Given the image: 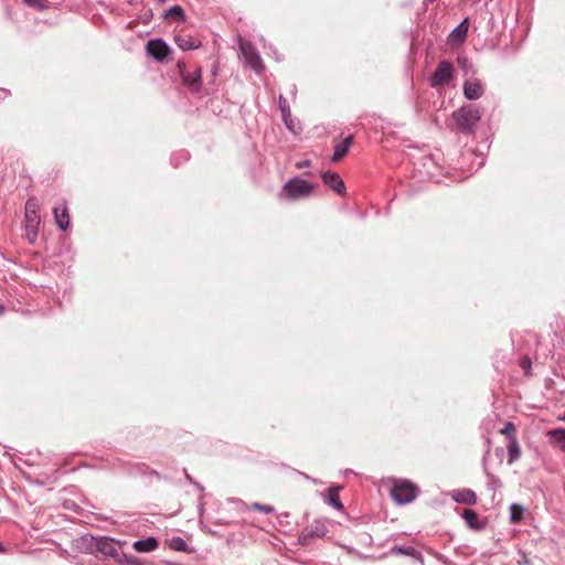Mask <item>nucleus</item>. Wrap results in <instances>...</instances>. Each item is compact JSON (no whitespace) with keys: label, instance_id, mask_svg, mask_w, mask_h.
Wrapping results in <instances>:
<instances>
[{"label":"nucleus","instance_id":"obj_1","mask_svg":"<svg viewBox=\"0 0 565 565\" xmlns=\"http://www.w3.org/2000/svg\"><path fill=\"white\" fill-rule=\"evenodd\" d=\"M452 119L456 129L463 135H472L481 119V110L478 106L468 104L454 111Z\"/></svg>","mask_w":565,"mask_h":565},{"label":"nucleus","instance_id":"obj_2","mask_svg":"<svg viewBox=\"0 0 565 565\" xmlns=\"http://www.w3.org/2000/svg\"><path fill=\"white\" fill-rule=\"evenodd\" d=\"M418 489L408 480H397L391 489L392 499L398 504H406L416 499Z\"/></svg>","mask_w":565,"mask_h":565},{"label":"nucleus","instance_id":"obj_3","mask_svg":"<svg viewBox=\"0 0 565 565\" xmlns=\"http://www.w3.org/2000/svg\"><path fill=\"white\" fill-rule=\"evenodd\" d=\"M178 70L182 77L183 84L192 92L199 93L201 90V67L193 65L188 66L184 62L179 61Z\"/></svg>","mask_w":565,"mask_h":565},{"label":"nucleus","instance_id":"obj_4","mask_svg":"<svg viewBox=\"0 0 565 565\" xmlns=\"http://www.w3.org/2000/svg\"><path fill=\"white\" fill-rule=\"evenodd\" d=\"M315 185L307 180L295 177L284 184V191L290 200H299L309 196Z\"/></svg>","mask_w":565,"mask_h":565},{"label":"nucleus","instance_id":"obj_5","mask_svg":"<svg viewBox=\"0 0 565 565\" xmlns=\"http://www.w3.org/2000/svg\"><path fill=\"white\" fill-rule=\"evenodd\" d=\"M328 533V527L322 520H316L306 526L298 536V542L301 545H309L313 539L324 537Z\"/></svg>","mask_w":565,"mask_h":565},{"label":"nucleus","instance_id":"obj_6","mask_svg":"<svg viewBox=\"0 0 565 565\" xmlns=\"http://www.w3.org/2000/svg\"><path fill=\"white\" fill-rule=\"evenodd\" d=\"M239 47L245 63L257 74H260L265 67L258 51L247 42H241Z\"/></svg>","mask_w":565,"mask_h":565},{"label":"nucleus","instance_id":"obj_7","mask_svg":"<svg viewBox=\"0 0 565 565\" xmlns=\"http://www.w3.org/2000/svg\"><path fill=\"white\" fill-rule=\"evenodd\" d=\"M121 543L119 541L114 540L108 536H99L98 537V550L97 552L102 553L105 556H109L115 558L118 562H121V556H126L120 552Z\"/></svg>","mask_w":565,"mask_h":565},{"label":"nucleus","instance_id":"obj_8","mask_svg":"<svg viewBox=\"0 0 565 565\" xmlns=\"http://www.w3.org/2000/svg\"><path fill=\"white\" fill-rule=\"evenodd\" d=\"M454 67L449 61L439 62L438 66L429 78V85L431 87H438L449 82L452 77Z\"/></svg>","mask_w":565,"mask_h":565},{"label":"nucleus","instance_id":"obj_9","mask_svg":"<svg viewBox=\"0 0 565 565\" xmlns=\"http://www.w3.org/2000/svg\"><path fill=\"white\" fill-rule=\"evenodd\" d=\"M149 56L157 61H163L170 53V47L161 38L151 39L146 45Z\"/></svg>","mask_w":565,"mask_h":565},{"label":"nucleus","instance_id":"obj_10","mask_svg":"<svg viewBox=\"0 0 565 565\" xmlns=\"http://www.w3.org/2000/svg\"><path fill=\"white\" fill-rule=\"evenodd\" d=\"M484 93L483 85L480 79L476 77L466 78L463 82V95L469 100L480 98Z\"/></svg>","mask_w":565,"mask_h":565},{"label":"nucleus","instance_id":"obj_11","mask_svg":"<svg viewBox=\"0 0 565 565\" xmlns=\"http://www.w3.org/2000/svg\"><path fill=\"white\" fill-rule=\"evenodd\" d=\"M323 182L335 193L342 195L345 193V184L339 173L326 171L321 174Z\"/></svg>","mask_w":565,"mask_h":565},{"label":"nucleus","instance_id":"obj_12","mask_svg":"<svg viewBox=\"0 0 565 565\" xmlns=\"http://www.w3.org/2000/svg\"><path fill=\"white\" fill-rule=\"evenodd\" d=\"M25 221L28 227H34L40 224L39 204L35 199H29L25 203Z\"/></svg>","mask_w":565,"mask_h":565},{"label":"nucleus","instance_id":"obj_13","mask_svg":"<svg viewBox=\"0 0 565 565\" xmlns=\"http://www.w3.org/2000/svg\"><path fill=\"white\" fill-rule=\"evenodd\" d=\"M76 548L82 553L94 554L98 550V537L93 535H83L76 540Z\"/></svg>","mask_w":565,"mask_h":565},{"label":"nucleus","instance_id":"obj_14","mask_svg":"<svg viewBox=\"0 0 565 565\" xmlns=\"http://www.w3.org/2000/svg\"><path fill=\"white\" fill-rule=\"evenodd\" d=\"M450 497L456 503L473 505L477 502L476 492L468 488L452 490Z\"/></svg>","mask_w":565,"mask_h":565},{"label":"nucleus","instance_id":"obj_15","mask_svg":"<svg viewBox=\"0 0 565 565\" xmlns=\"http://www.w3.org/2000/svg\"><path fill=\"white\" fill-rule=\"evenodd\" d=\"M174 42L182 51H189L198 49L201 45V41L188 33H178L174 36Z\"/></svg>","mask_w":565,"mask_h":565},{"label":"nucleus","instance_id":"obj_16","mask_svg":"<svg viewBox=\"0 0 565 565\" xmlns=\"http://www.w3.org/2000/svg\"><path fill=\"white\" fill-rule=\"evenodd\" d=\"M53 214H54V218H55L57 227L63 232L68 230L71 222H70V214H68V209H67L66 204L64 203L61 206H55L53 209Z\"/></svg>","mask_w":565,"mask_h":565},{"label":"nucleus","instance_id":"obj_17","mask_svg":"<svg viewBox=\"0 0 565 565\" xmlns=\"http://www.w3.org/2000/svg\"><path fill=\"white\" fill-rule=\"evenodd\" d=\"M469 29V20L468 18L463 19L449 34L448 41L454 43H461L467 36Z\"/></svg>","mask_w":565,"mask_h":565},{"label":"nucleus","instance_id":"obj_18","mask_svg":"<svg viewBox=\"0 0 565 565\" xmlns=\"http://www.w3.org/2000/svg\"><path fill=\"white\" fill-rule=\"evenodd\" d=\"M462 519L467 526L472 530H482L484 527V523L479 520L477 512L472 509H466L462 513Z\"/></svg>","mask_w":565,"mask_h":565},{"label":"nucleus","instance_id":"obj_19","mask_svg":"<svg viewBox=\"0 0 565 565\" xmlns=\"http://www.w3.org/2000/svg\"><path fill=\"white\" fill-rule=\"evenodd\" d=\"M352 140H353V137L352 136H348L341 142H338L334 146V152H333V156L331 158V160L333 162L339 161L340 159H342L348 153V151H349V149H350V147L352 145Z\"/></svg>","mask_w":565,"mask_h":565},{"label":"nucleus","instance_id":"obj_20","mask_svg":"<svg viewBox=\"0 0 565 565\" xmlns=\"http://www.w3.org/2000/svg\"><path fill=\"white\" fill-rule=\"evenodd\" d=\"M157 547H158V541L156 537H152V536L147 537V539L137 540L134 542V548L140 553L152 552Z\"/></svg>","mask_w":565,"mask_h":565},{"label":"nucleus","instance_id":"obj_21","mask_svg":"<svg viewBox=\"0 0 565 565\" xmlns=\"http://www.w3.org/2000/svg\"><path fill=\"white\" fill-rule=\"evenodd\" d=\"M457 64L466 78L475 77L477 73L476 67L467 56L458 55Z\"/></svg>","mask_w":565,"mask_h":565},{"label":"nucleus","instance_id":"obj_22","mask_svg":"<svg viewBox=\"0 0 565 565\" xmlns=\"http://www.w3.org/2000/svg\"><path fill=\"white\" fill-rule=\"evenodd\" d=\"M521 456L520 446L518 444V440L515 436L509 437V445H508V461L509 463L515 462Z\"/></svg>","mask_w":565,"mask_h":565},{"label":"nucleus","instance_id":"obj_23","mask_svg":"<svg viewBox=\"0 0 565 565\" xmlns=\"http://www.w3.org/2000/svg\"><path fill=\"white\" fill-rule=\"evenodd\" d=\"M553 441L565 451V428H558L547 431Z\"/></svg>","mask_w":565,"mask_h":565},{"label":"nucleus","instance_id":"obj_24","mask_svg":"<svg viewBox=\"0 0 565 565\" xmlns=\"http://www.w3.org/2000/svg\"><path fill=\"white\" fill-rule=\"evenodd\" d=\"M168 545L171 550L177 552H185L188 550V543L181 536H172L168 541Z\"/></svg>","mask_w":565,"mask_h":565},{"label":"nucleus","instance_id":"obj_25","mask_svg":"<svg viewBox=\"0 0 565 565\" xmlns=\"http://www.w3.org/2000/svg\"><path fill=\"white\" fill-rule=\"evenodd\" d=\"M523 507L518 503H513L510 507V521L513 524L519 523L523 519Z\"/></svg>","mask_w":565,"mask_h":565},{"label":"nucleus","instance_id":"obj_26","mask_svg":"<svg viewBox=\"0 0 565 565\" xmlns=\"http://www.w3.org/2000/svg\"><path fill=\"white\" fill-rule=\"evenodd\" d=\"M422 167L425 170L426 174L434 175V170L436 169V161L431 154H425L422 158Z\"/></svg>","mask_w":565,"mask_h":565},{"label":"nucleus","instance_id":"obj_27","mask_svg":"<svg viewBox=\"0 0 565 565\" xmlns=\"http://www.w3.org/2000/svg\"><path fill=\"white\" fill-rule=\"evenodd\" d=\"M278 104H279V109H280V113H281V117H282L284 124L288 125V118L291 117V111H290L289 104H288L287 99L282 95L279 96Z\"/></svg>","mask_w":565,"mask_h":565},{"label":"nucleus","instance_id":"obj_28","mask_svg":"<svg viewBox=\"0 0 565 565\" xmlns=\"http://www.w3.org/2000/svg\"><path fill=\"white\" fill-rule=\"evenodd\" d=\"M328 503L332 505L335 510L341 511L343 510V504L338 495L337 492L333 491V489L329 490L328 493Z\"/></svg>","mask_w":565,"mask_h":565},{"label":"nucleus","instance_id":"obj_29","mask_svg":"<svg viewBox=\"0 0 565 565\" xmlns=\"http://www.w3.org/2000/svg\"><path fill=\"white\" fill-rule=\"evenodd\" d=\"M178 18L183 19L184 18V10L181 6H172L166 13L164 18Z\"/></svg>","mask_w":565,"mask_h":565},{"label":"nucleus","instance_id":"obj_30","mask_svg":"<svg viewBox=\"0 0 565 565\" xmlns=\"http://www.w3.org/2000/svg\"><path fill=\"white\" fill-rule=\"evenodd\" d=\"M252 509L256 510V511H260V512L267 513V514H271L275 511L274 507L267 505V504L257 503V502L252 504Z\"/></svg>","mask_w":565,"mask_h":565},{"label":"nucleus","instance_id":"obj_31","mask_svg":"<svg viewBox=\"0 0 565 565\" xmlns=\"http://www.w3.org/2000/svg\"><path fill=\"white\" fill-rule=\"evenodd\" d=\"M514 429H515L514 424L511 422H508V423H505L504 427L500 430V433L502 435H505L509 438L510 436H514V434H513Z\"/></svg>","mask_w":565,"mask_h":565},{"label":"nucleus","instance_id":"obj_32","mask_svg":"<svg viewBox=\"0 0 565 565\" xmlns=\"http://www.w3.org/2000/svg\"><path fill=\"white\" fill-rule=\"evenodd\" d=\"M24 2L40 10H43L45 8V0H24Z\"/></svg>","mask_w":565,"mask_h":565},{"label":"nucleus","instance_id":"obj_33","mask_svg":"<svg viewBox=\"0 0 565 565\" xmlns=\"http://www.w3.org/2000/svg\"><path fill=\"white\" fill-rule=\"evenodd\" d=\"M486 475L488 477L489 483L493 487V489L501 484L500 480L488 470H486Z\"/></svg>","mask_w":565,"mask_h":565},{"label":"nucleus","instance_id":"obj_34","mask_svg":"<svg viewBox=\"0 0 565 565\" xmlns=\"http://www.w3.org/2000/svg\"><path fill=\"white\" fill-rule=\"evenodd\" d=\"M532 362L531 359L525 356L520 361V366L525 371V373H529L531 369Z\"/></svg>","mask_w":565,"mask_h":565},{"label":"nucleus","instance_id":"obj_35","mask_svg":"<svg viewBox=\"0 0 565 565\" xmlns=\"http://www.w3.org/2000/svg\"><path fill=\"white\" fill-rule=\"evenodd\" d=\"M393 551L398 552L401 554H405V555H413L415 553V550L413 547L395 546Z\"/></svg>","mask_w":565,"mask_h":565},{"label":"nucleus","instance_id":"obj_36","mask_svg":"<svg viewBox=\"0 0 565 565\" xmlns=\"http://www.w3.org/2000/svg\"><path fill=\"white\" fill-rule=\"evenodd\" d=\"M309 166H311V161L308 160V159L301 160V161H298V162L295 163V167L297 169H302V168H306V167H309Z\"/></svg>","mask_w":565,"mask_h":565},{"label":"nucleus","instance_id":"obj_37","mask_svg":"<svg viewBox=\"0 0 565 565\" xmlns=\"http://www.w3.org/2000/svg\"><path fill=\"white\" fill-rule=\"evenodd\" d=\"M288 130L292 131L294 134H297V128L294 119L290 117L288 118V125H285Z\"/></svg>","mask_w":565,"mask_h":565},{"label":"nucleus","instance_id":"obj_38","mask_svg":"<svg viewBox=\"0 0 565 565\" xmlns=\"http://www.w3.org/2000/svg\"><path fill=\"white\" fill-rule=\"evenodd\" d=\"M269 49L271 50L276 61H280L281 58L278 56V52L276 49H274L271 45H269Z\"/></svg>","mask_w":565,"mask_h":565},{"label":"nucleus","instance_id":"obj_39","mask_svg":"<svg viewBox=\"0 0 565 565\" xmlns=\"http://www.w3.org/2000/svg\"><path fill=\"white\" fill-rule=\"evenodd\" d=\"M6 552V547L4 545L0 542V553H4Z\"/></svg>","mask_w":565,"mask_h":565},{"label":"nucleus","instance_id":"obj_40","mask_svg":"<svg viewBox=\"0 0 565 565\" xmlns=\"http://www.w3.org/2000/svg\"><path fill=\"white\" fill-rule=\"evenodd\" d=\"M4 306L0 303V316L4 312Z\"/></svg>","mask_w":565,"mask_h":565},{"label":"nucleus","instance_id":"obj_41","mask_svg":"<svg viewBox=\"0 0 565 565\" xmlns=\"http://www.w3.org/2000/svg\"><path fill=\"white\" fill-rule=\"evenodd\" d=\"M291 93H292L294 95L296 94V86H295V85H292Z\"/></svg>","mask_w":565,"mask_h":565},{"label":"nucleus","instance_id":"obj_42","mask_svg":"<svg viewBox=\"0 0 565 565\" xmlns=\"http://www.w3.org/2000/svg\"><path fill=\"white\" fill-rule=\"evenodd\" d=\"M171 161L177 167V163H174V156H172Z\"/></svg>","mask_w":565,"mask_h":565},{"label":"nucleus","instance_id":"obj_43","mask_svg":"<svg viewBox=\"0 0 565 565\" xmlns=\"http://www.w3.org/2000/svg\"><path fill=\"white\" fill-rule=\"evenodd\" d=\"M306 479H309L308 475L301 473Z\"/></svg>","mask_w":565,"mask_h":565}]
</instances>
